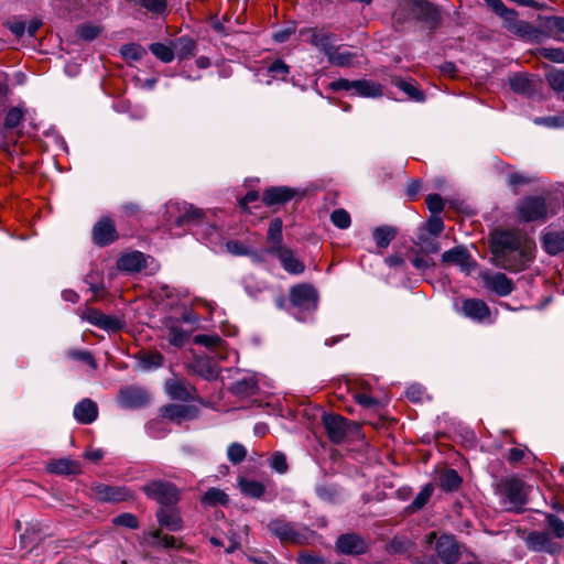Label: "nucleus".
I'll return each instance as SVG.
<instances>
[{
  "label": "nucleus",
  "instance_id": "nucleus-53",
  "mask_svg": "<svg viewBox=\"0 0 564 564\" xmlns=\"http://www.w3.org/2000/svg\"><path fill=\"white\" fill-rule=\"evenodd\" d=\"M540 55L553 63H564L563 47H543L540 50Z\"/></svg>",
  "mask_w": 564,
  "mask_h": 564
},
{
  "label": "nucleus",
  "instance_id": "nucleus-17",
  "mask_svg": "<svg viewBox=\"0 0 564 564\" xmlns=\"http://www.w3.org/2000/svg\"><path fill=\"white\" fill-rule=\"evenodd\" d=\"M84 317L90 324L108 332H117L122 326L121 322L117 317L102 314L94 308L87 310Z\"/></svg>",
  "mask_w": 564,
  "mask_h": 564
},
{
  "label": "nucleus",
  "instance_id": "nucleus-21",
  "mask_svg": "<svg viewBox=\"0 0 564 564\" xmlns=\"http://www.w3.org/2000/svg\"><path fill=\"white\" fill-rule=\"evenodd\" d=\"M462 312L466 317L478 322H484L490 316L488 305L478 299L465 300L462 305Z\"/></svg>",
  "mask_w": 564,
  "mask_h": 564
},
{
  "label": "nucleus",
  "instance_id": "nucleus-18",
  "mask_svg": "<svg viewBox=\"0 0 564 564\" xmlns=\"http://www.w3.org/2000/svg\"><path fill=\"white\" fill-rule=\"evenodd\" d=\"M503 24L508 31L523 39L536 40L540 34V31L531 23L519 20L517 18V12H514Z\"/></svg>",
  "mask_w": 564,
  "mask_h": 564
},
{
  "label": "nucleus",
  "instance_id": "nucleus-25",
  "mask_svg": "<svg viewBox=\"0 0 564 564\" xmlns=\"http://www.w3.org/2000/svg\"><path fill=\"white\" fill-rule=\"evenodd\" d=\"M118 268L121 271L138 272L145 265V257L140 251H133L119 258Z\"/></svg>",
  "mask_w": 564,
  "mask_h": 564
},
{
  "label": "nucleus",
  "instance_id": "nucleus-30",
  "mask_svg": "<svg viewBox=\"0 0 564 564\" xmlns=\"http://www.w3.org/2000/svg\"><path fill=\"white\" fill-rule=\"evenodd\" d=\"M166 338L173 346L181 347L188 338V333L174 322L166 324Z\"/></svg>",
  "mask_w": 564,
  "mask_h": 564
},
{
  "label": "nucleus",
  "instance_id": "nucleus-56",
  "mask_svg": "<svg viewBox=\"0 0 564 564\" xmlns=\"http://www.w3.org/2000/svg\"><path fill=\"white\" fill-rule=\"evenodd\" d=\"M397 86L412 99H414L416 101L424 100L423 93L421 90H419L414 84L408 83L404 80H400L399 83H397Z\"/></svg>",
  "mask_w": 564,
  "mask_h": 564
},
{
  "label": "nucleus",
  "instance_id": "nucleus-26",
  "mask_svg": "<svg viewBox=\"0 0 564 564\" xmlns=\"http://www.w3.org/2000/svg\"><path fill=\"white\" fill-rule=\"evenodd\" d=\"M47 470L57 475H76L80 473V465L68 458H59L50 462Z\"/></svg>",
  "mask_w": 564,
  "mask_h": 564
},
{
  "label": "nucleus",
  "instance_id": "nucleus-59",
  "mask_svg": "<svg viewBox=\"0 0 564 564\" xmlns=\"http://www.w3.org/2000/svg\"><path fill=\"white\" fill-rule=\"evenodd\" d=\"M100 32L101 29L98 25L93 24L82 25L77 31L79 37L85 41H93L100 34Z\"/></svg>",
  "mask_w": 564,
  "mask_h": 564
},
{
  "label": "nucleus",
  "instance_id": "nucleus-42",
  "mask_svg": "<svg viewBox=\"0 0 564 564\" xmlns=\"http://www.w3.org/2000/svg\"><path fill=\"white\" fill-rule=\"evenodd\" d=\"M433 486L431 484L425 485L422 490L416 495L412 503L410 505V509L413 511L420 510L423 508L426 502L430 500L432 494H433Z\"/></svg>",
  "mask_w": 564,
  "mask_h": 564
},
{
  "label": "nucleus",
  "instance_id": "nucleus-34",
  "mask_svg": "<svg viewBox=\"0 0 564 564\" xmlns=\"http://www.w3.org/2000/svg\"><path fill=\"white\" fill-rule=\"evenodd\" d=\"M467 259V251L463 247L453 248L442 254V261L448 264H458L463 267L465 265Z\"/></svg>",
  "mask_w": 564,
  "mask_h": 564
},
{
  "label": "nucleus",
  "instance_id": "nucleus-54",
  "mask_svg": "<svg viewBox=\"0 0 564 564\" xmlns=\"http://www.w3.org/2000/svg\"><path fill=\"white\" fill-rule=\"evenodd\" d=\"M488 7H490L497 14L503 18V23L516 12L514 10L508 9L501 0H485Z\"/></svg>",
  "mask_w": 564,
  "mask_h": 564
},
{
  "label": "nucleus",
  "instance_id": "nucleus-46",
  "mask_svg": "<svg viewBox=\"0 0 564 564\" xmlns=\"http://www.w3.org/2000/svg\"><path fill=\"white\" fill-rule=\"evenodd\" d=\"M66 356L70 359L83 361L90 366L93 369L97 368L96 360L93 354L88 350L70 349L66 352Z\"/></svg>",
  "mask_w": 564,
  "mask_h": 564
},
{
  "label": "nucleus",
  "instance_id": "nucleus-4",
  "mask_svg": "<svg viewBox=\"0 0 564 564\" xmlns=\"http://www.w3.org/2000/svg\"><path fill=\"white\" fill-rule=\"evenodd\" d=\"M269 532L282 543L304 544L308 542L312 532L305 528H299L295 523L283 518L272 519L267 525Z\"/></svg>",
  "mask_w": 564,
  "mask_h": 564
},
{
  "label": "nucleus",
  "instance_id": "nucleus-58",
  "mask_svg": "<svg viewBox=\"0 0 564 564\" xmlns=\"http://www.w3.org/2000/svg\"><path fill=\"white\" fill-rule=\"evenodd\" d=\"M140 6L147 9L148 11L161 14L166 9V0H138Z\"/></svg>",
  "mask_w": 564,
  "mask_h": 564
},
{
  "label": "nucleus",
  "instance_id": "nucleus-7",
  "mask_svg": "<svg viewBox=\"0 0 564 564\" xmlns=\"http://www.w3.org/2000/svg\"><path fill=\"white\" fill-rule=\"evenodd\" d=\"M290 302L301 311H314L317 307L318 294L311 284H297L290 290Z\"/></svg>",
  "mask_w": 564,
  "mask_h": 564
},
{
  "label": "nucleus",
  "instance_id": "nucleus-22",
  "mask_svg": "<svg viewBox=\"0 0 564 564\" xmlns=\"http://www.w3.org/2000/svg\"><path fill=\"white\" fill-rule=\"evenodd\" d=\"M296 194L297 191L295 188L286 186L270 187L263 193V203L267 206L284 204L291 200Z\"/></svg>",
  "mask_w": 564,
  "mask_h": 564
},
{
  "label": "nucleus",
  "instance_id": "nucleus-15",
  "mask_svg": "<svg viewBox=\"0 0 564 564\" xmlns=\"http://www.w3.org/2000/svg\"><path fill=\"white\" fill-rule=\"evenodd\" d=\"M280 260L283 269L291 274H301L305 267L293 253V251L283 246L271 247L269 250Z\"/></svg>",
  "mask_w": 564,
  "mask_h": 564
},
{
  "label": "nucleus",
  "instance_id": "nucleus-33",
  "mask_svg": "<svg viewBox=\"0 0 564 564\" xmlns=\"http://www.w3.org/2000/svg\"><path fill=\"white\" fill-rule=\"evenodd\" d=\"M140 367L143 370H151L163 365L164 358L156 351H144L139 356Z\"/></svg>",
  "mask_w": 564,
  "mask_h": 564
},
{
  "label": "nucleus",
  "instance_id": "nucleus-43",
  "mask_svg": "<svg viewBox=\"0 0 564 564\" xmlns=\"http://www.w3.org/2000/svg\"><path fill=\"white\" fill-rule=\"evenodd\" d=\"M268 240L272 242V247L281 246L282 220L280 218H274L271 220L268 229Z\"/></svg>",
  "mask_w": 564,
  "mask_h": 564
},
{
  "label": "nucleus",
  "instance_id": "nucleus-1",
  "mask_svg": "<svg viewBox=\"0 0 564 564\" xmlns=\"http://www.w3.org/2000/svg\"><path fill=\"white\" fill-rule=\"evenodd\" d=\"M491 248L495 265L511 272L525 270L534 259V241L519 230L497 232Z\"/></svg>",
  "mask_w": 564,
  "mask_h": 564
},
{
  "label": "nucleus",
  "instance_id": "nucleus-6",
  "mask_svg": "<svg viewBox=\"0 0 564 564\" xmlns=\"http://www.w3.org/2000/svg\"><path fill=\"white\" fill-rule=\"evenodd\" d=\"M167 212L170 214V220L177 227L191 225L199 226V224H202L203 213L198 208L187 205L186 203L170 204L167 206Z\"/></svg>",
  "mask_w": 564,
  "mask_h": 564
},
{
  "label": "nucleus",
  "instance_id": "nucleus-63",
  "mask_svg": "<svg viewBox=\"0 0 564 564\" xmlns=\"http://www.w3.org/2000/svg\"><path fill=\"white\" fill-rule=\"evenodd\" d=\"M426 205L432 214H440L444 208V203L438 194H431L426 197Z\"/></svg>",
  "mask_w": 564,
  "mask_h": 564
},
{
  "label": "nucleus",
  "instance_id": "nucleus-8",
  "mask_svg": "<svg viewBox=\"0 0 564 564\" xmlns=\"http://www.w3.org/2000/svg\"><path fill=\"white\" fill-rule=\"evenodd\" d=\"M300 36L326 56L330 55L332 50L335 47V35L324 29L304 28L300 30Z\"/></svg>",
  "mask_w": 564,
  "mask_h": 564
},
{
  "label": "nucleus",
  "instance_id": "nucleus-64",
  "mask_svg": "<svg viewBox=\"0 0 564 564\" xmlns=\"http://www.w3.org/2000/svg\"><path fill=\"white\" fill-rule=\"evenodd\" d=\"M424 389L421 386H411L406 389V398L412 402H421L424 397Z\"/></svg>",
  "mask_w": 564,
  "mask_h": 564
},
{
  "label": "nucleus",
  "instance_id": "nucleus-32",
  "mask_svg": "<svg viewBox=\"0 0 564 564\" xmlns=\"http://www.w3.org/2000/svg\"><path fill=\"white\" fill-rule=\"evenodd\" d=\"M239 487L245 496L251 498H261L264 494V486L260 481L241 478L239 480Z\"/></svg>",
  "mask_w": 564,
  "mask_h": 564
},
{
  "label": "nucleus",
  "instance_id": "nucleus-10",
  "mask_svg": "<svg viewBox=\"0 0 564 564\" xmlns=\"http://www.w3.org/2000/svg\"><path fill=\"white\" fill-rule=\"evenodd\" d=\"M94 497L102 502H121L133 498L132 491L124 486L95 484L91 486Z\"/></svg>",
  "mask_w": 564,
  "mask_h": 564
},
{
  "label": "nucleus",
  "instance_id": "nucleus-9",
  "mask_svg": "<svg viewBox=\"0 0 564 564\" xmlns=\"http://www.w3.org/2000/svg\"><path fill=\"white\" fill-rule=\"evenodd\" d=\"M502 495L506 498L508 509L519 511L527 502V488L520 479H508L502 485Z\"/></svg>",
  "mask_w": 564,
  "mask_h": 564
},
{
  "label": "nucleus",
  "instance_id": "nucleus-36",
  "mask_svg": "<svg viewBox=\"0 0 564 564\" xmlns=\"http://www.w3.org/2000/svg\"><path fill=\"white\" fill-rule=\"evenodd\" d=\"M372 235L377 246L384 249L390 245L391 240L395 237L397 231L391 227L381 226L377 227L373 230Z\"/></svg>",
  "mask_w": 564,
  "mask_h": 564
},
{
  "label": "nucleus",
  "instance_id": "nucleus-5",
  "mask_svg": "<svg viewBox=\"0 0 564 564\" xmlns=\"http://www.w3.org/2000/svg\"><path fill=\"white\" fill-rule=\"evenodd\" d=\"M141 490L152 500H155L161 507L175 505L180 499L178 489L170 481L153 479L145 482Z\"/></svg>",
  "mask_w": 564,
  "mask_h": 564
},
{
  "label": "nucleus",
  "instance_id": "nucleus-45",
  "mask_svg": "<svg viewBox=\"0 0 564 564\" xmlns=\"http://www.w3.org/2000/svg\"><path fill=\"white\" fill-rule=\"evenodd\" d=\"M246 456L247 449L240 443H231L227 448V457L235 465L240 464Z\"/></svg>",
  "mask_w": 564,
  "mask_h": 564
},
{
  "label": "nucleus",
  "instance_id": "nucleus-16",
  "mask_svg": "<svg viewBox=\"0 0 564 564\" xmlns=\"http://www.w3.org/2000/svg\"><path fill=\"white\" fill-rule=\"evenodd\" d=\"M165 390L174 400L189 401L195 399V388L185 380H167L165 383Z\"/></svg>",
  "mask_w": 564,
  "mask_h": 564
},
{
  "label": "nucleus",
  "instance_id": "nucleus-48",
  "mask_svg": "<svg viewBox=\"0 0 564 564\" xmlns=\"http://www.w3.org/2000/svg\"><path fill=\"white\" fill-rule=\"evenodd\" d=\"M191 413V408L187 405H167L164 409V414L166 417L175 420V419H185L188 417Z\"/></svg>",
  "mask_w": 564,
  "mask_h": 564
},
{
  "label": "nucleus",
  "instance_id": "nucleus-27",
  "mask_svg": "<svg viewBox=\"0 0 564 564\" xmlns=\"http://www.w3.org/2000/svg\"><path fill=\"white\" fill-rule=\"evenodd\" d=\"M543 248L551 254L555 256L564 251V230L550 231L543 236Z\"/></svg>",
  "mask_w": 564,
  "mask_h": 564
},
{
  "label": "nucleus",
  "instance_id": "nucleus-50",
  "mask_svg": "<svg viewBox=\"0 0 564 564\" xmlns=\"http://www.w3.org/2000/svg\"><path fill=\"white\" fill-rule=\"evenodd\" d=\"M112 523L115 525L126 527L128 529H138L139 520L138 518L130 512L121 513L112 519Z\"/></svg>",
  "mask_w": 564,
  "mask_h": 564
},
{
  "label": "nucleus",
  "instance_id": "nucleus-47",
  "mask_svg": "<svg viewBox=\"0 0 564 564\" xmlns=\"http://www.w3.org/2000/svg\"><path fill=\"white\" fill-rule=\"evenodd\" d=\"M533 122L538 126H545L547 128H564V112L555 116L538 117Z\"/></svg>",
  "mask_w": 564,
  "mask_h": 564
},
{
  "label": "nucleus",
  "instance_id": "nucleus-61",
  "mask_svg": "<svg viewBox=\"0 0 564 564\" xmlns=\"http://www.w3.org/2000/svg\"><path fill=\"white\" fill-rule=\"evenodd\" d=\"M270 466L279 474H284L288 470L286 457L282 453H274L270 459Z\"/></svg>",
  "mask_w": 564,
  "mask_h": 564
},
{
  "label": "nucleus",
  "instance_id": "nucleus-55",
  "mask_svg": "<svg viewBox=\"0 0 564 564\" xmlns=\"http://www.w3.org/2000/svg\"><path fill=\"white\" fill-rule=\"evenodd\" d=\"M546 523L557 539L564 538V522L557 516L549 514L546 517Z\"/></svg>",
  "mask_w": 564,
  "mask_h": 564
},
{
  "label": "nucleus",
  "instance_id": "nucleus-49",
  "mask_svg": "<svg viewBox=\"0 0 564 564\" xmlns=\"http://www.w3.org/2000/svg\"><path fill=\"white\" fill-rule=\"evenodd\" d=\"M549 85L556 91H564V69H554L546 74Z\"/></svg>",
  "mask_w": 564,
  "mask_h": 564
},
{
  "label": "nucleus",
  "instance_id": "nucleus-19",
  "mask_svg": "<svg viewBox=\"0 0 564 564\" xmlns=\"http://www.w3.org/2000/svg\"><path fill=\"white\" fill-rule=\"evenodd\" d=\"M118 401L124 408H138L148 401V393L138 387H127L120 390Z\"/></svg>",
  "mask_w": 564,
  "mask_h": 564
},
{
  "label": "nucleus",
  "instance_id": "nucleus-3",
  "mask_svg": "<svg viewBox=\"0 0 564 564\" xmlns=\"http://www.w3.org/2000/svg\"><path fill=\"white\" fill-rule=\"evenodd\" d=\"M517 212L522 221H546L557 213L552 202H547L542 196H527L517 205Z\"/></svg>",
  "mask_w": 564,
  "mask_h": 564
},
{
  "label": "nucleus",
  "instance_id": "nucleus-41",
  "mask_svg": "<svg viewBox=\"0 0 564 564\" xmlns=\"http://www.w3.org/2000/svg\"><path fill=\"white\" fill-rule=\"evenodd\" d=\"M120 52L127 61H139L147 54L141 45L134 43L123 45Z\"/></svg>",
  "mask_w": 564,
  "mask_h": 564
},
{
  "label": "nucleus",
  "instance_id": "nucleus-12",
  "mask_svg": "<svg viewBox=\"0 0 564 564\" xmlns=\"http://www.w3.org/2000/svg\"><path fill=\"white\" fill-rule=\"evenodd\" d=\"M323 424L329 440L333 443H341L348 431V421L337 414H325L323 416Z\"/></svg>",
  "mask_w": 564,
  "mask_h": 564
},
{
  "label": "nucleus",
  "instance_id": "nucleus-37",
  "mask_svg": "<svg viewBox=\"0 0 564 564\" xmlns=\"http://www.w3.org/2000/svg\"><path fill=\"white\" fill-rule=\"evenodd\" d=\"M547 32L558 42H564V18L551 17L545 23Z\"/></svg>",
  "mask_w": 564,
  "mask_h": 564
},
{
  "label": "nucleus",
  "instance_id": "nucleus-52",
  "mask_svg": "<svg viewBox=\"0 0 564 564\" xmlns=\"http://www.w3.org/2000/svg\"><path fill=\"white\" fill-rule=\"evenodd\" d=\"M194 341L207 348H219L223 346V340L218 335L199 334L195 336Z\"/></svg>",
  "mask_w": 564,
  "mask_h": 564
},
{
  "label": "nucleus",
  "instance_id": "nucleus-40",
  "mask_svg": "<svg viewBox=\"0 0 564 564\" xmlns=\"http://www.w3.org/2000/svg\"><path fill=\"white\" fill-rule=\"evenodd\" d=\"M510 87L514 93L524 94L532 89L530 78L524 74H516L509 79Z\"/></svg>",
  "mask_w": 564,
  "mask_h": 564
},
{
  "label": "nucleus",
  "instance_id": "nucleus-51",
  "mask_svg": "<svg viewBox=\"0 0 564 564\" xmlns=\"http://www.w3.org/2000/svg\"><path fill=\"white\" fill-rule=\"evenodd\" d=\"M330 220L339 229H347L351 224L350 216L345 209L334 210Z\"/></svg>",
  "mask_w": 564,
  "mask_h": 564
},
{
  "label": "nucleus",
  "instance_id": "nucleus-60",
  "mask_svg": "<svg viewBox=\"0 0 564 564\" xmlns=\"http://www.w3.org/2000/svg\"><path fill=\"white\" fill-rule=\"evenodd\" d=\"M531 182H533V177L523 173L513 172L507 175V183L512 187L522 186Z\"/></svg>",
  "mask_w": 564,
  "mask_h": 564
},
{
  "label": "nucleus",
  "instance_id": "nucleus-57",
  "mask_svg": "<svg viewBox=\"0 0 564 564\" xmlns=\"http://www.w3.org/2000/svg\"><path fill=\"white\" fill-rule=\"evenodd\" d=\"M22 119H23V111L20 108L14 107L8 111L6 119H4V127L7 129H13L19 126V123L22 121Z\"/></svg>",
  "mask_w": 564,
  "mask_h": 564
},
{
  "label": "nucleus",
  "instance_id": "nucleus-38",
  "mask_svg": "<svg viewBox=\"0 0 564 564\" xmlns=\"http://www.w3.org/2000/svg\"><path fill=\"white\" fill-rule=\"evenodd\" d=\"M202 502L207 506H224L228 502V495L218 488H210L202 497Z\"/></svg>",
  "mask_w": 564,
  "mask_h": 564
},
{
  "label": "nucleus",
  "instance_id": "nucleus-29",
  "mask_svg": "<svg viewBox=\"0 0 564 564\" xmlns=\"http://www.w3.org/2000/svg\"><path fill=\"white\" fill-rule=\"evenodd\" d=\"M357 57V53L350 51H340V47L335 46L332 50L330 55L327 56V59L332 65L349 67L354 65Z\"/></svg>",
  "mask_w": 564,
  "mask_h": 564
},
{
  "label": "nucleus",
  "instance_id": "nucleus-44",
  "mask_svg": "<svg viewBox=\"0 0 564 564\" xmlns=\"http://www.w3.org/2000/svg\"><path fill=\"white\" fill-rule=\"evenodd\" d=\"M150 51L155 55L159 59L164 63H170L174 58L173 50L162 43H153L150 45Z\"/></svg>",
  "mask_w": 564,
  "mask_h": 564
},
{
  "label": "nucleus",
  "instance_id": "nucleus-11",
  "mask_svg": "<svg viewBox=\"0 0 564 564\" xmlns=\"http://www.w3.org/2000/svg\"><path fill=\"white\" fill-rule=\"evenodd\" d=\"M480 276L484 286L499 296H507L514 289L512 280L509 279L505 273L482 272Z\"/></svg>",
  "mask_w": 564,
  "mask_h": 564
},
{
  "label": "nucleus",
  "instance_id": "nucleus-39",
  "mask_svg": "<svg viewBox=\"0 0 564 564\" xmlns=\"http://www.w3.org/2000/svg\"><path fill=\"white\" fill-rule=\"evenodd\" d=\"M460 477L454 469H447L440 476V486L446 491H452L460 485Z\"/></svg>",
  "mask_w": 564,
  "mask_h": 564
},
{
  "label": "nucleus",
  "instance_id": "nucleus-35",
  "mask_svg": "<svg viewBox=\"0 0 564 564\" xmlns=\"http://www.w3.org/2000/svg\"><path fill=\"white\" fill-rule=\"evenodd\" d=\"M149 538H150L149 544L151 546H161L164 549H174V547L180 546V544L173 536L163 535V534H161L160 530H155V531L149 533Z\"/></svg>",
  "mask_w": 564,
  "mask_h": 564
},
{
  "label": "nucleus",
  "instance_id": "nucleus-31",
  "mask_svg": "<svg viewBox=\"0 0 564 564\" xmlns=\"http://www.w3.org/2000/svg\"><path fill=\"white\" fill-rule=\"evenodd\" d=\"M193 369L206 380H214L219 376V369L207 359H198Z\"/></svg>",
  "mask_w": 564,
  "mask_h": 564
},
{
  "label": "nucleus",
  "instance_id": "nucleus-62",
  "mask_svg": "<svg viewBox=\"0 0 564 564\" xmlns=\"http://www.w3.org/2000/svg\"><path fill=\"white\" fill-rule=\"evenodd\" d=\"M268 72L273 77L284 78L289 74V66L283 61L276 59L268 67Z\"/></svg>",
  "mask_w": 564,
  "mask_h": 564
},
{
  "label": "nucleus",
  "instance_id": "nucleus-23",
  "mask_svg": "<svg viewBox=\"0 0 564 564\" xmlns=\"http://www.w3.org/2000/svg\"><path fill=\"white\" fill-rule=\"evenodd\" d=\"M73 414L77 422L90 424L98 416V408L90 399H84L75 405Z\"/></svg>",
  "mask_w": 564,
  "mask_h": 564
},
{
  "label": "nucleus",
  "instance_id": "nucleus-20",
  "mask_svg": "<svg viewBox=\"0 0 564 564\" xmlns=\"http://www.w3.org/2000/svg\"><path fill=\"white\" fill-rule=\"evenodd\" d=\"M93 238L98 246H107L117 238V232L113 223L104 218L99 220L93 229Z\"/></svg>",
  "mask_w": 564,
  "mask_h": 564
},
{
  "label": "nucleus",
  "instance_id": "nucleus-28",
  "mask_svg": "<svg viewBox=\"0 0 564 564\" xmlns=\"http://www.w3.org/2000/svg\"><path fill=\"white\" fill-rule=\"evenodd\" d=\"M354 90L360 97L375 98L382 95L381 85L367 79L354 80Z\"/></svg>",
  "mask_w": 564,
  "mask_h": 564
},
{
  "label": "nucleus",
  "instance_id": "nucleus-14",
  "mask_svg": "<svg viewBox=\"0 0 564 564\" xmlns=\"http://www.w3.org/2000/svg\"><path fill=\"white\" fill-rule=\"evenodd\" d=\"M525 542L528 547L534 552H547L554 554L562 550V546L558 543L553 542L550 534L546 532L533 531L529 533Z\"/></svg>",
  "mask_w": 564,
  "mask_h": 564
},
{
  "label": "nucleus",
  "instance_id": "nucleus-13",
  "mask_svg": "<svg viewBox=\"0 0 564 564\" xmlns=\"http://www.w3.org/2000/svg\"><path fill=\"white\" fill-rule=\"evenodd\" d=\"M336 550L347 555H360L367 552L368 543L356 533H347L337 539Z\"/></svg>",
  "mask_w": 564,
  "mask_h": 564
},
{
  "label": "nucleus",
  "instance_id": "nucleus-2",
  "mask_svg": "<svg viewBox=\"0 0 564 564\" xmlns=\"http://www.w3.org/2000/svg\"><path fill=\"white\" fill-rule=\"evenodd\" d=\"M458 558V545L453 535L443 534L437 539L435 532L425 535L420 564H454Z\"/></svg>",
  "mask_w": 564,
  "mask_h": 564
},
{
  "label": "nucleus",
  "instance_id": "nucleus-24",
  "mask_svg": "<svg viewBox=\"0 0 564 564\" xmlns=\"http://www.w3.org/2000/svg\"><path fill=\"white\" fill-rule=\"evenodd\" d=\"M156 519L161 527H164L170 531H180L183 527L182 519L178 512L174 509L160 507L156 512Z\"/></svg>",
  "mask_w": 564,
  "mask_h": 564
}]
</instances>
